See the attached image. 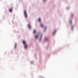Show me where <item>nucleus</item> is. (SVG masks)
<instances>
[{"label": "nucleus", "mask_w": 78, "mask_h": 78, "mask_svg": "<svg viewBox=\"0 0 78 78\" xmlns=\"http://www.w3.org/2000/svg\"><path fill=\"white\" fill-rule=\"evenodd\" d=\"M12 8H11L9 9V11L10 12H12Z\"/></svg>", "instance_id": "3"}, {"label": "nucleus", "mask_w": 78, "mask_h": 78, "mask_svg": "<svg viewBox=\"0 0 78 78\" xmlns=\"http://www.w3.org/2000/svg\"><path fill=\"white\" fill-rule=\"evenodd\" d=\"M70 23H72V21H70Z\"/></svg>", "instance_id": "11"}, {"label": "nucleus", "mask_w": 78, "mask_h": 78, "mask_svg": "<svg viewBox=\"0 0 78 78\" xmlns=\"http://www.w3.org/2000/svg\"><path fill=\"white\" fill-rule=\"evenodd\" d=\"M41 27H44V26L43 25V24H41Z\"/></svg>", "instance_id": "7"}, {"label": "nucleus", "mask_w": 78, "mask_h": 78, "mask_svg": "<svg viewBox=\"0 0 78 78\" xmlns=\"http://www.w3.org/2000/svg\"><path fill=\"white\" fill-rule=\"evenodd\" d=\"M24 16L25 17V18H27V12L26 11V10H24Z\"/></svg>", "instance_id": "2"}, {"label": "nucleus", "mask_w": 78, "mask_h": 78, "mask_svg": "<svg viewBox=\"0 0 78 78\" xmlns=\"http://www.w3.org/2000/svg\"><path fill=\"white\" fill-rule=\"evenodd\" d=\"M23 43L24 46L25 48H27V43H26V41H23Z\"/></svg>", "instance_id": "1"}, {"label": "nucleus", "mask_w": 78, "mask_h": 78, "mask_svg": "<svg viewBox=\"0 0 78 78\" xmlns=\"http://www.w3.org/2000/svg\"><path fill=\"white\" fill-rule=\"evenodd\" d=\"M33 33H36V31L35 30H34Z\"/></svg>", "instance_id": "9"}, {"label": "nucleus", "mask_w": 78, "mask_h": 78, "mask_svg": "<svg viewBox=\"0 0 78 78\" xmlns=\"http://www.w3.org/2000/svg\"><path fill=\"white\" fill-rule=\"evenodd\" d=\"M28 27L29 28H31V26L30 24H28Z\"/></svg>", "instance_id": "6"}, {"label": "nucleus", "mask_w": 78, "mask_h": 78, "mask_svg": "<svg viewBox=\"0 0 78 78\" xmlns=\"http://www.w3.org/2000/svg\"><path fill=\"white\" fill-rule=\"evenodd\" d=\"M56 32V30H55L54 32H53V35L55 34V33Z\"/></svg>", "instance_id": "4"}, {"label": "nucleus", "mask_w": 78, "mask_h": 78, "mask_svg": "<svg viewBox=\"0 0 78 78\" xmlns=\"http://www.w3.org/2000/svg\"><path fill=\"white\" fill-rule=\"evenodd\" d=\"M39 35L38 34V35H37L35 36V39H37V37H38V36H39Z\"/></svg>", "instance_id": "5"}, {"label": "nucleus", "mask_w": 78, "mask_h": 78, "mask_svg": "<svg viewBox=\"0 0 78 78\" xmlns=\"http://www.w3.org/2000/svg\"><path fill=\"white\" fill-rule=\"evenodd\" d=\"M40 36H42V35H40Z\"/></svg>", "instance_id": "12"}, {"label": "nucleus", "mask_w": 78, "mask_h": 78, "mask_svg": "<svg viewBox=\"0 0 78 78\" xmlns=\"http://www.w3.org/2000/svg\"><path fill=\"white\" fill-rule=\"evenodd\" d=\"M41 19L39 18V19H38L39 22H41Z\"/></svg>", "instance_id": "10"}, {"label": "nucleus", "mask_w": 78, "mask_h": 78, "mask_svg": "<svg viewBox=\"0 0 78 78\" xmlns=\"http://www.w3.org/2000/svg\"><path fill=\"white\" fill-rule=\"evenodd\" d=\"M16 47H17V44H15V48H16Z\"/></svg>", "instance_id": "8"}]
</instances>
